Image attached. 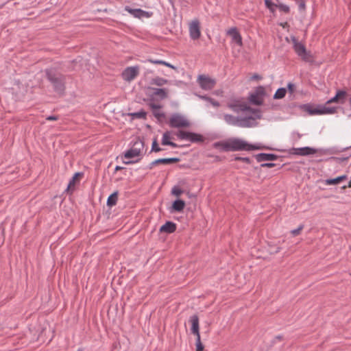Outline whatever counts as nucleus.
<instances>
[{"mask_svg":"<svg viewBox=\"0 0 351 351\" xmlns=\"http://www.w3.org/2000/svg\"><path fill=\"white\" fill-rule=\"evenodd\" d=\"M293 48L295 53L304 61H311L312 56L309 51H307L305 46L301 43L298 42L295 38L293 39Z\"/></svg>","mask_w":351,"mask_h":351,"instance_id":"obj_6","label":"nucleus"},{"mask_svg":"<svg viewBox=\"0 0 351 351\" xmlns=\"http://www.w3.org/2000/svg\"><path fill=\"white\" fill-rule=\"evenodd\" d=\"M147 61L152 64H162V65H164V66H166L167 67H169L172 69H174V70H176V67L174 66L173 65H172L171 64L169 63V62H167L164 60H153V59H149L147 60Z\"/></svg>","mask_w":351,"mask_h":351,"instance_id":"obj_28","label":"nucleus"},{"mask_svg":"<svg viewBox=\"0 0 351 351\" xmlns=\"http://www.w3.org/2000/svg\"><path fill=\"white\" fill-rule=\"evenodd\" d=\"M281 25H282L283 27H285L288 26V23H285L284 24H281Z\"/></svg>","mask_w":351,"mask_h":351,"instance_id":"obj_49","label":"nucleus"},{"mask_svg":"<svg viewBox=\"0 0 351 351\" xmlns=\"http://www.w3.org/2000/svg\"><path fill=\"white\" fill-rule=\"evenodd\" d=\"M304 108L310 115L330 114L337 112L336 107L328 106L326 104L324 106H319L317 107L306 105Z\"/></svg>","mask_w":351,"mask_h":351,"instance_id":"obj_4","label":"nucleus"},{"mask_svg":"<svg viewBox=\"0 0 351 351\" xmlns=\"http://www.w3.org/2000/svg\"><path fill=\"white\" fill-rule=\"evenodd\" d=\"M154 116L156 117H157L158 119H161V118H163L165 117V114L164 113H162V112L160 111V109L158 110H154L153 112Z\"/></svg>","mask_w":351,"mask_h":351,"instance_id":"obj_40","label":"nucleus"},{"mask_svg":"<svg viewBox=\"0 0 351 351\" xmlns=\"http://www.w3.org/2000/svg\"><path fill=\"white\" fill-rule=\"evenodd\" d=\"M185 207V202L183 200H176L172 204V208L175 211L181 212Z\"/></svg>","mask_w":351,"mask_h":351,"instance_id":"obj_26","label":"nucleus"},{"mask_svg":"<svg viewBox=\"0 0 351 351\" xmlns=\"http://www.w3.org/2000/svg\"><path fill=\"white\" fill-rule=\"evenodd\" d=\"M276 159V156L270 154H260L257 156V160L258 161L265 160H274Z\"/></svg>","mask_w":351,"mask_h":351,"instance_id":"obj_27","label":"nucleus"},{"mask_svg":"<svg viewBox=\"0 0 351 351\" xmlns=\"http://www.w3.org/2000/svg\"><path fill=\"white\" fill-rule=\"evenodd\" d=\"M265 94V88L262 86L258 87L255 90L254 93L250 95V101L256 105L261 104L263 103Z\"/></svg>","mask_w":351,"mask_h":351,"instance_id":"obj_11","label":"nucleus"},{"mask_svg":"<svg viewBox=\"0 0 351 351\" xmlns=\"http://www.w3.org/2000/svg\"><path fill=\"white\" fill-rule=\"evenodd\" d=\"M347 95V92L345 90H338L336 95L326 102V105L328 106V104L332 103L343 104L346 101Z\"/></svg>","mask_w":351,"mask_h":351,"instance_id":"obj_15","label":"nucleus"},{"mask_svg":"<svg viewBox=\"0 0 351 351\" xmlns=\"http://www.w3.org/2000/svg\"><path fill=\"white\" fill-rule=\"evenodd\" d=\"M46 119L48 121H56L58 119V117L57 116H49Z\"/></svg>","mask_w":351,"mask_h":351,"instance_id":"obj_42","label":"nucleus"},{"mask_svg":"<svg viewBox=\"0 0 351 351\" xmlns=\"http://www.w3.org/2000/svg\"><path fill=\"white\" fill-rule=\"evenodd\" d=\"M171 137L169 132L164 133L162 138V144L164 145H170L172 147H177V145L171 141Z\"/></svg>","mask_w":351,"mask_h":351,"instance_id":"obj_22","label":"nucleus"},{"mask_svg":"<svg viewBox=\"0 0 351 351\" xmlns=\"http://www.w3.org/2000/svg\"><path fill=\"white\" fill-rule=\"evenodd\" d=\"M125 10L138 19L149 18L152 16V12H146L141 9H132L128 6L125 8Z\"/></svg>","mask_w":351,"mask_h":351,"instance_id":"obj_13","label":"nucleus"},{"mask_svg":"<svg viewBox=\"0 0 351 351\" xmlns=\"http://www.w3.org/2000/svg\"><path fill=\"white\" fill-rule=\"evenodd\" d=\"M274 163H265V164H263L262 165V167H274Z\"/></svg>","mask_w":351,"mask_h":351,"instance_id":"obj_46","label":"nucleus"},{"mask_svg":"<svg viewBox=\"0 0 351 351\" xmlns=\"http://www.w3.org/2000/svg\"><path fill=\"white\" fill-rule=\"evenodd\" d=\"M144 143L141 140L136 141L132 147L124 154V158L126 159L140 158L143 155ZM137 159L136 161H138Z\"/></svg>","mask_w":351,"mask_h":351,"instance_id":"obj_3","label":"nucleus"},{"mask_svg":"<svg viewBox=\"0 0 351 351\" xmlns=\"http://www.w3.org/2000/svg\"><path fill=\"white\" fill-rule=\"evenodd\" d=\"M204 347L201 343L200 336L196 337V351H202Z\"/></svg>","mask_w":351,"mask_h":351,"instance_id":"obj_35","label":"nucleus"},{"mask_svg":"<svg viewBox=\"0 0 351 351\" xmlns=\"http://www.w3.org/2000/svg\"><path fill=\"white\" fill-rule=\"evenodd\" d=\"M190 37L193 40L198 39L201 36L200 24L197 20L192 21L189 26Z\"/></svg>","mask_w":351,"mask_h":351,"instance_id":"obj_10","label":"nucleus"},{"mask_svg":"<svg viewBox=\"0 0 351 351\" xmlns=\"http://www.w3.org/2000/svg\"><path fill=\"white\" fill-rule=\"evenodd\" d=\"M169 125L173 128H186L189 125V122L183 116L175 114L170 117Z\"/></svg>","mask_w":351,"mask_h":351,"instance_id":"obj_8","label":"nucleus"},{"mask_svg":"<svg viewBox=\"0 0 351 351\" xmlns=\"http://www.w3.org/2000/svg\"><path fill=\"white\" fill-rule=\"evenodd\" d=\"M177 136L181 139L187 140L193 143H199L202 142L204 140L202 136L200 134L184 131H179Z\"/></svg>","mask_w":351,"mask_h":351,"instance_id":"obj_9","label":"nucleus"},{"mask_svg":"<svg viewBox=\"0 0 351 351\" xmlns=\"http://www.w3.org/2000/svg\"><path fill=\"white\" fill-rule=\"evenodd\" d=\"M139 72L138 66H128L121 73V77L124 81L131 82L139 75Z\"/></svg>","mask_w":351,"mask_h":351,"instance_id":"obj_7","label":"nucleus"},{"mask_svg":"<svg viewBox=\"0 0 351 351\" xmlns=\"http://www.w3.org/2000/svg\"><path fill=\"white\" fill-rule=\"evenodd\" d=\"M49 78L53 84L54 88L57 92L60 93L64 90V84L60 78L52 77H49Z\"/></svg>","mask_w":351,"mask_h":351,"instance_id":"obj_19","label":"nucleus"},{"mask_svg":"<svg viewBox=\"0 0 351 351\" xmlns=\"http://www.w3.org/2000/svg\"><path fill=\"white\" fill-rule=\"evenodd\" d=\"M82 174L80 173H76L74 174L72 179L70 180L68 187H67V191L68 192H72L74 190L75 186L77 183H78L82 178Z\"/></svg>","mask_w":351,"mask_h":351,"instance_id":"obj_18","label":"nucleus"},{"mask_svg":"<svg viewBox=\"0 0 351 351\" xmlns=\"http://www.w3.org/2000/svg\"><path fill=\"white\" fill-rule=\"evenodd\" d=\"M118 199V194L117 192L110 195L107 200V205L108 206H113L117 204Z\"/></svg>","mask_w":351,"mask_h":351,"instance_id":"obj_29","label":"nucleus"},{"mask_svg":"<svg viewBox=\"0 0 351 351\" xmlns=\"http://www.w3.org/2000/svg\"><path fill=\"white\" fill-rule=\"evenodd\" d=\"M299 6V10L302 12L306 9V0H294Z\"/></svg>","mask_w":351,"mask_h":351,"instance_id":"obj_34","label":"nucleus"},{"mask_svg":"<svg viewBox=\"0 0 351 351\" xmlns=\"http://www.w3.org/2000/svg\"><path fill=\"white\" fill-rule=\"evenodd\" d=\"M189 322L191 324V332L197 336H200L199 334V318L197 315H192L189 319Z\"/></svg>","mask_w":351,"mask_h":351,"instance_id":"obj_16","label":"nucleus"},{"mask_svg":"<svg viewBox=\"0 0 351 351\" xmlns=\"http://www.w3.org/2000/svg\"><path fill=\"white\" fill-rule=\"evenodd\" d=\"M287 93V90L285 88H278L274 94V98L276 99H280L283 98Z\"/></svg>","mask_w":351,"mask_h":351,"instance_id":"obj_30","label":"nucleus"},{"mask_svg":"<svg viewBox=\"0 0 351 351\" xmlns=\"http://www.w3.org/2000/svg\"><path fill=\"white\" fill-rule=\"evenodd\" d=\"M214 147L223 152H231L229 139L224 141L215 143L214 144Z\"/></svg>","mask_w":351,"mask_h":351,"instance_id":"obj_20","label":"nucleus"},{"mask_svg":"<svg viewBox=\"0 0 351 351\" xmlns=\"http://www.w3.org/2000/svg\"><path fill=\"white\" fill-rule=\"evenodd\" d=\"M294 88H295V86L293 84L289 83L288 84V88L290 90V92H291V93L293 92Z\"/></svg>","mask_w":351,"mask_h":351,"instance_id":"obj_45","label":"nucleus"},{"mask_svg":"<svg viewBox=\"0 0 351 351\" xmlns=\"http://www.w3.org/2000/svg\"><path fill=\"white\" fill-rule=\"evenodd\" d=\"M134 161H124L123 162L126 165H129V164H131Z\"/></svg>","mask_w":351,"mask_h":351,"instance_id":"obj_48","label":"nucleus"},{"mask_svg":"<svg viewBox=\"0 0 351 351\" xmlns=\"http://www.w3.org/2000/svg\"><path fill=\"white\" fill-rule=\"evenodd\" d=\"M231 152L241 150H255L262 149L263 146L261 145H250L247 142L236 138H229Z\"/></svg>","mask_w":351,"mask_h":351,"instance_id":"obj_2","label":"nucleus"},{"mask_svg":"<svg viewBox=\"0 0 351 351\" xmlns=\"http://www.w3.org/2000/svg\"><path fill=\"white\" fill-rule=\"evenodd\" d=\"M226 34L230 36L232 43L237 44L239 47L243 46L242 37L237 27H231L227 30Z\"/></svg>","mask_w":351,"mask_h":351,"instance_id":"obj_12","label":"nucleus"},{"mask_svg":"<svg viewBox=\"0 0 351 351\" xmlns=\"http://www.w3.org/2000/svg\"><path fill=\"white\" fill-rule=\"evenodd\" d=\"M347 179V176L343 175L333 179H327L324 181L326 185H336Z\"/></svg>","mask_w":351,"mask_h":351,"instance_id":"obj_23","label":"nucleus"},{"mask_svg":"<svg viewBox=\"0 0 351 351\" xmlns=\"http://www.w3.org/2000/svg\"><path fill=\"white\" fill-rule=\"evenodd\" d=\"M303 228H304V225H300L299 227L297 229L291 230V233L293 236H298V235H299L301 233V232L303 230Z\"/></svg>","mask_w":351,"mask_h":351,"instance_id":"obj_37","label":"nucleus"},{"mask_svg":"<svg viewBox=\"0 0 351 351\" xmlns=\"http://www.w3.org/2000/svg\"><path fill=\"white\" fill-rule=\"evenodd\" d=\"M277 8L279 9L280 11L283 12L285 13H289L290 11V8L287 5L284 3L278 2L276 3Z\"/></svg>","mask_w":351,"mask_h":351,"instance_id":"obj_33","label":"nucleus"},{"mask_svg":"<svg viewBox=\"0 0 351 351\" xmlns=\"http://www.w3.org/2000/svg\"><path fill=\"white\" fill-rule=\"evenodd\" d=\"M291 153L299 156H308L317 153V149L309 147L293 148Z\"/></svg>","mask_w":351,"mask_h":351,"instance_id":"obj_14","label":"nucleus"},{"mask_svg":"<svg viewBox=\"0 0 351 351\" xmlns=\"http://www.w3.org/2000/svg\"><path fill=\"white\" fill-rule=\"evenodd\" d=\"M228 107L234 112L247 111V112H252V114L247 119H238L230 114H225L224 119L230 125L242 128L250 127L251 125L250 123L251 119L254 120L260 117L258 111H252L243 101H235L228 104Z\"/></svg>","mask_w":351,"mask_h":351,"instance_id":"obj_1","label":"nucleus"},{"mask_svg":"<svg viewBox=\"0 0 351 351\" xmlns=\"http://www.w3.org/2000/svg\"><path fill=\"white\" fill-rule=\"evenodd\" d=\"M179 161H180V159L178 158H160V159L154 160L152 162V164L153 165H158V164L167 165V164L176 163Z\"/></svg>","mask_w":351,"mask_h":351,"instance_id":"obj_21","label":"nucleus"},{"mask_svg":"<svg viewBox=\"0 0 351 351\" xmlns=\"http://www.w3.org/2000/svg\"><path fill=\"white\" fill-rule=\"evenodd\" d=\"M168 83L169 81L167 79L158 76L152 78L151 80V84L158 86H162Z\"/></svg>","mask_w":351,"mask_h":351,"instance_id":"obj_24","label":"nucleus"},{"mask_svg":"<svg viewBox=\"0 0 351 351\" xmlns=\"http://www.w3.org/2000/svg\"><path fill=\"white\" fill-rule=\"evenodd\" d=\"M265 4L266 7L270 10L271 12H274L276 8H277L276 3H273L271 0H265Z\"/></svg>","mask_w":351,"mask_h":351,"instance_id":"obj_32","label":"nucleus"},{"mask_svg":"<svg viewBox=\"0 0 351 351\" xmlns=\"http://www.w3.org/2000/svg\"><path fill=\"white\" fill-rule=\"evenodd\" d=\"M171 193L175 196L179 197L183 193V191L179 187L175 186L172 189Z\"/></svg>","mask_w":351,"mask_h":351,"instance_id":"obj_36","label":"nucleus"},{"mask_svg":"<svg viewBox=\"0 0 351 351\" xmlns=\"http://www.w3.org/2000/svg\"><path fill=\"white\" fill-rule=\"evenodd\" d=\"M197 82L199 87L204 90H210L216 85V80L205 74L199 75Z\"/></svg>","mask_w":351,"mask_h":351,"instance_id":"obj_5","label":"nucleus"},{"mask_svg":"<svg viewBox=\"0 0 351 351\" xmlns=\"http://www.w3.org/2000/svg\"><path fill=\"white\" fill-rule=\"evenodd\" d=\"M150 106H151V108H152L153 112H154V110H159V109H160V106H158V105H156V104H152L150 105Z\"/></svg>","mask_w":351,"mask_h":351,"instance_id":"obj_43","label":"nucleus"},{"mask_svg":"<svg viewBox=\"0 0 351 351\" xmlns=\"http://www.w3.org/2000/svg\"><path fill=\"white\" fill-rule=\"evenodd\" d=\"M152 150L156 152L161 151V149L158 147L156 140H154L152 143Z\"/></svg>","mask_w":351,"mask_h":351,"instance_id":"obj_38","label":"nucleus"},{"mask_svg":"<svg viewBox=\"0 0 351 351\" xmlns=\"http://www.w3.org/2000/svg\"><path fill=\"white\" fill-rule=\"evenodd\" d=\"M202 98L209 101L213 106H219V105L217 101H214V100H213L210 98H208V97H202Z\"/></svg>","mask_w":351,"mask_h":351,"instance_id":"obj_41","label":"nucleus"},{"mask_svg":"<svg viewBox=\"0 0 351 351\" xmlns=\"http://www.w3.org/2000/svg\"><path fill=\"white\" fill-rule=\"evenodd\" d=\"M123 169V167H119V166H117V167H115V171H119V170H121V169Z\"/></svg>","mask_w":351,"mask_h":351,"instance_id":"obj_47","label":"nucleus"},{"mask_svg":"<svg viewBox=\"0 0 351 351\" xmlns=\"http://www.w3.org/2000/svg\"><path fill=\"white\" fill-rule=\"evenodd\" d=\"M131 115L136 118H145L146 114L144 112H138L133 113Z\"/></svg>","mask_w":351,"mask_h":351,"instance_id":"obj_39","label":"nucleus"},{"mask_svg":"<svg viewBox=\"0 0 351 351\" xmlns=\"http://www.w3.org/2000/svg\"><path fill=\"white\" fill-rule=\"evenodd\" d=\"M268 247V251L271 254H277L281 250V247L279 245H274L272 243H269Z\"/></svg>","mask_w":351,"mask_h":351,"instance_id":"obj_31","label":"nucleus"},{"mask_svg":"<svg viewBox=\"0 0 351 351\" xmlns=\"http://www.w3.org/2000/svg\"><path fill=\"white\" fill-rule=\"evenodd\" d=\"M176 223L171 221H167L160 227V232L165 233H173L176 231Z\"/></svg>","mask_w":351,"mask_h":351,"instance_id":"obj_17","label":"nucleus"},{"mask_svg":"<svg viewBox=\"0 0 351 351\" xmlns=\"http://www.w3.org/2000/svg\"><path fill=\"white\" fill-rule=\"evenodd\" d=\"M154 95L160 99H165L168 97V90L166 88H154Z\"/></svg>","mask_w":351,"mask_h":351,"instance_id":"obj_25","label":"nucleus"},{"mask_svg":"<svg viewBox=\"0 0 351 351\" xmlns=\"http://www.w3.org/2000/svg\"><path fill=\"white\" fill-rule=\"evenodd\" d=\"M237 159L247 163L250 162V160L248 158H237Z\"/></svg>","mask_w":351,"mask_h":351,"instance_id":"obj_44","label":"nucleus"}]
</instances>
